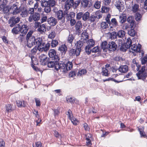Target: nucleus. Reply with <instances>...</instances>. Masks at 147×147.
Listing matches in <instances>:
<instances>
[{
	"instance_id": "obj_38",
	"label": "nucleus",
	"mask_w": 147,
	"mask_h": 147,
	"mask_svg": "<svg viewBox=\"0 0 147 147\" xmlns=\"http://www.w3.org/2000/svg\"><path fill=\"white\" fill-rule=\"evenodd\" d=\"M109 24L105 22H102L101 24V27L102 29L107 28L109 27Z\"/></svg>"
},
{
	"instance_id": "obj_50",
	"label": "nucleus",
	"mask_w": 147,
	"mask_h": 147,
	"mask_svg": "<svg viewBox=\"0 0 147 147\" xmlns=\"http://www.w3.org/2000/svg\"><path fill=\"white\" fill-rule=\"evenodd\" d=\"M138 130L140 132L141 137H143L144 138H146V136L145 132L143 131L142 129L141 130L140 129L138 128Z\"/></svg>"
},
{
	"instance_id": "obj_55",
	"label": "nucleus",
	"mask_w": 147,
	"mask_h": 147,
	"mask_svg": "<svg viewBox=\"0 0 147 147\" xmlns=\"http://www.w3.org/2000/svg\"><path fill=\"white\" fill-rule=\"evenodd\" d=\"M131 66L132 68L134 69H135L136 67H137L136 69L137 71L139 70V68L140 67V66L138 64H132L131 65Z\"/></svg>"
},
{
	"instance_id": "obj_44",
	"label": "nucleus",
	"mask_w": 147,
	"mask_h": 147,
	"mask_svg": "<svg viewBox=\"0 0 147 147\" xmlns=\"http://www.w3.org/2000/svg\"><path fill=\"white\" fill-rule=\"evenodd\" d=\"M72 123L75 125H76L79 123V121L75 118L72 117L70 119Z\"/></svg>"
},
{
	"instance_id": "obj_20",
	"label": "nucleus",
	"mask_w": 147,
	"mask_h": 147,
	"mask_svg": "<svg viewBox=\"0 0 147 147\" xmlns=\"http://www.w3.org/2000/svg\"><path fill=\"white\" fill-rule=\"evenodd\" d=\"M46 24L40 25V27L37 29L38 31L41 34H45L46 31Z\"/></svg>"
},
{
	"instance_id": "obj_17",
	"label": "nucleus",
	"mask_w": 147,
	"mask_h": 147,
	"mask_svg": "<svg viewBox=\"0 0 147 147\" xmlns=\"http://www.w3.org/2000/svg\"><path fill=\"white\" fill-rule=\"evenodd\" d=\"M72 6H74V1L73 0H67L65 2L64 9L67 11Z\"/></svg>"
},
{
	"instance_id": "obj_31",
	"label": "nucleus",
	"mask_w": 147,
	"mask_h": 147,
	"mask_svg": "<svg viewBox=\"0 0 147 147\" xmlns=\"http://www.w3.org/2000/svg\"><path fill=\"white\" fill-rule=\"evenodd\" d=\"M10 10V7L9 8V7L7 6H5L3 8V12L4 13H8L9 14L11 13Z\"/></svg>"
},
{
	"instance_id": "obj_16",
	"label": "nucleus",
	"mask_w": 147,
	"mask_h": 147,
	"mask_svg": "<svg viewBox=\"0 0 147 147\" xmlns=\"http://www.w3.org/2000/svg\"><path fill=\"white\" fill-rule=\"evenodd\" d=\"M35 45H36V46L37 47V49L39 51V48H42L43 47V45L44 43L42 42V39L40 38H38L36 39H35Z\"/></svg>"
},
{
	"instance_id": "obj_57",
	"label": "nucleus",
	"mask_w": 147,
	"mask_h": 147,
	"mask_svg": "<svg viewBox=\"0 0 147 147\" xmlns=\"http://www.w3.org/2000/svg\"><path fill=\"white\" fill-rule=\"evenodd\" d=\"M54 134L56 138H61L62 137V136L61 135H60L59 134V133L58 132L56 131H55L54 132Z\"/></svg>"
},
{
	"instance_id": "obj_43",
	"label": "nucleus",
	"mask_w": 147,
	"mask_h": 147,
	"mask_svg": "<svg viewBox=\"0 0 147 147\" xmlns=\"http://www.w3.org/2000/svg\"><path fill=\"white\" fill-rule=\"evenodd\" d=\"M58 44V41L56 40H52L51 43V46L52 47H56Z\"/></svg>"
},
{
	"instance_id": "obj_14",
	"label": "nucleus",
	"mask_w": 147,
	"mask_h": 147,
	"mask_svg": "<svg viewBox=\"0 0 147 147\" xmlns=\"http://www.w3.org/2000/svg\"><path fill=\"white\" fill-rule=\"evenodd\" d=\"M39 60L42 65H45L47 62L48 59L45 55L41 54L39 57Z\"/></svg>"
},
{
	"instance_id": "obj_19",
	"label": "nucleus",
	"mask_w": 147,
	"mask_h": 147,
	"mask_svg": "<svg viewBox=\"0 0 147 147\" xmlns=\"http://www.w3.org/2000/svg\"><path fill=\"white\" fill-rule=\"evenodd\" d=\"M47 22L50 26H52L55 25L57 22V19L53 17L48 18L47 20Z\"/></svg>"
},
{
	"instance_id": "obj_3",
	"label": "nucleus",
	"mask_w": 147,
	"mask_h": 147,
	"mask_svg": "<svg viewBox=\"0 0 147 147\" xmlns=\"http://www.w3.org/2000/svg\"><path fill=\"white\" fill-rule=\"evenodd\" d=\"M33 31H30L27 34L26 39L27 40V46L28 47L31 48L34 45H35V38L34 36L32 35Z\"/></svg>"
},
{
	"instance_id": "obj_40",
	"label": "nucleus",
	"mask_w": 147,
	"mask_h": 147,
	"mask_svg": "<svg viewBox=\"0 0 147 147\" xmlns=\"http://www.w3.org/2000/svg\"><path fill=\"white\" fill-rule=\"evenodd\" d=\"M82 6L84 7H87L88 4V1L87 0H82L81 2Z\"/></svg>"
},
{
	"instance_id": "obj_5",
	"label": "nucleus",
	"mask_w": 147,
	"mask_h": 147,
	"mask_svg": "<svg viewBox=\"0 0 147 147\" xmlns=\"http://www.w3.org/2000/svg\"><path fill=\"white\" fill-rule=\"evenodd\" d=\"M145 66H142L141 69L138 73L136 74L138 79H141L143 80H145L147 76V75L145 71Z\"/></svg>"
},
{
	"instance_id": "obj_27",
	"label": "nucleus",
	"mask_w": 147,
	"mask_h": 147,
	"mask_svg": "<svg viewBox=\"0 0 147 147\" xmlns=\"http://www.w3.org/2000/svg\"><path fill=\"white\" fill-rule=\"evenodd\" d=\"M90 13L87 11L84 13H83L82 19L84 21H88L89 18Z\"/></svg>"
},
{
	"instance_id": "obj_30",
	"label": "nucleus",
	"mask_w": 147,
	"mask_h": 147,
	"mask_svg": "<svg viewBox=\"0 0 147 147\" xmlns=\"http://www.w3.org/2000/svg\"><path fill=\"white\" fill-rule=\"evenodd\" d=\"M17 105L18 107H24L25 106V104L24 101H22L18 100L16 101Z\"/></svg>"
},
{
	"instance_id": "obj_12",
	"label": "nucleus",
	"mask_w": 147,
	"mask_h": 147,
	"mask_svg": "<svg viewBox=\"0 0 147 147\" xmlns=\"http://www.w3.org/2000/svg\"><path fill=\"white\" fill-rule=\"evenodd\" d=\"M40 14L37 12H35L32 15H30L28 18V20L30 22L38 21L40 18Z\"/></svg>"
},
{
	"instance_id": "obj_9",
	"label": "nucleus",
	"mask_w": 147,
	"mask_h": 147,
	"mask_svg": "<svg viewBox=\"0 0 147 147\" xmlns=\"http://www.w3.org/2000/svg\"><path fill=\"white\" fill-rule=\"evenodd\" d=\"M141 47V45L140 44H139L138 46H137L136 45L134 44L129 48V51L130 53H133L134 55H135V53L140 52Z\"/></svg>"
},
{
	"instance_id": "obj_6",
	"label": "nucleus",
	"mask_w": 147,
	"mask_h": 147,
	"mask_svg": "<svg viewBox=\"0 0 147 147\" xmlns=\"http://www.w3.org/2000/svg\"><path fill=\"white\" fill-rule=\"evenodd\" d=\"M60 69H63V71H66L69 70L72 67V64L71 62H68L66 63L63 62L60 63Z\"/></svg>"
},
{
	"instance_id": "obj_59",
	"label": "nucleus",
	"mask_w": 147,
	"mask_h": 147,
	"mask_svg": "<svg viewBox=\"0 0 147 147\" xmlns=\"http://www.w3.org/2000/svg\"><path fill=\"white\" fill-rule=\"evenodd\" d=\"M55 36V33L54 32H52L48 35V38L51 39L53 38Z\"/></svg>"
},
{
	"instance_id": "obj_33",
	"label": "nucleus",
	"mask_w": 147,
	"mask_h": 147,
	"mask_svg": "<svg viewBox=\"0 0 147 147\" xmlns=\"http://www.w3.org/2000/svg\"><path fill=\"white\" fill-rule=\"evenodd\" d=\"M28 15L27 10L26 9L24 8L22 10L20 15L22 17H25L27 16Z\"/></svg>"
},
{
	"instance_id": "obj_11",
	"label": "nucleus",
	"mask_w": 147,
	"mask_h": 147,
	"mask_svg": "<svg viewBox=\"0 0 147 147\" xmlns=\"http://www.w3.org/2000/svg\"><path fill=\"white\" fill-rule=\"evenodd\" d=\"M87 41L88 45L86 46L85 50L87 54H89L91 53L90 48L94 46L95 43L94 40L92 39L88 40Z\"/></svg>"
},
{
	"instance_id": "obj_37",
	"label": "nucleus",
	"mask_w": 147,
	"mask_h": 147,
	"mask_svg": "<svg viewBox=\"0 0 147 147\" xmlns=\"http://www.w3.org/2000/svg\"><path fill=\"white\" fill-rule=\"evenodd\" d=\"M6 111L7 112H10L13 110L10 104H8L6 106Z\"/></svg>"
},
{
	"instance_id": "obj_39",
	"label": "nucleus",
	"mask_w": 147,
	"mask_h": 147,
	"mask_svg": "<svg viewBox=\"0 0 147 147\" xmlns=\"http://www.w3.org/2000/svg\"><path fill=\"white\" fill-rule=\"evenodd\" d=\"M101 2L100 1H96L94 4V7L96 9H99L101 6Z\"/></svg>"
},
{
	"instance_id": "obj_32",
	"label": "nucleus",
	"mask_w": 147,
	"mask_h": 147,
	"mask_svg": "<svg viewBox=\"0 0 147 147\" xmlns=\"http://www.w3.org/2000/svg\"><path fill=\"white\" fill-rule=\"evenodd\" d=\"M125 34V32L123 30H120L116 34L118 36L119 38H122L124 36Z\"/></svg>"
},
{
	"instance_id": "obj_35",
	"label": "nucleus",
	"mask_w": 147,
	"mask_h": 147,
	"mask_svg": "<svg viewBox=\"0 0 147 147\" xmlns=\"http://www.w3.org/2000/svg\"><path fill=\"white\" fill-rule=\"evenodd\" d=\"M86 72V70L85 69H82L79 71L77 75L78 76H81L85 74Z\"/></svg>"
},
{
	"instance_id": "obj_36",
	"label": "nucleus",
	"mask_w": 147,
	"mask_h": 147,
	"mask_svg": "<svg viewBox=\"0 0 147 147\" xmlns=\"http://www.w3.org/2000/svg\"><path fill=\"white\" fill-rule=\"evenodd\" d=\"M82 27V24L81 22L80 21H78L76 23V28L77 30H79Z\"/></svg>"
},
{
	"instance_id": "obj_24",
	"label": "nucleus",
	"mask_w": 147,
	"mask_h": 147,
	"mask_svg": "<svg viewBox=\"0 0 147 147\" xmlns=\"http://www.w3.org/2000/svg\"><path fill=\"white\" fill-rule=\"evenodd\" d=\"M50 46V43L48 42L47 44H46L45 46H44V43L43 44V47H42V48H39V51L41 52H46L49 49Z\"/></svg>"
},
{
	"instance_id": "obj_54",
	"label": "nucleus",
	"mask_w": 147,
	"mask_h": 147,
	"mask_svg": "<svg viewBox=\"0 0 147 147\" xmlns=\"http://www.w3.org/2000/svg\"><path fill=\"white\" fill-rule=\"evenodd\" d=\"M96 17L94 15L91 16H89V18L88 21H89L91 22H94L96 19Z\"/></svg>"
},
{
	"instance_id": "obj_21",
	"label": "nucleus",
	"mask_w": 147,
	"mask_h": 147,
	"mask_svg": "<svg viewBox=\"0 0 147 147\" xmlns=\"http://www.w3.org/2000/svg\"><path fill=\"white\" fill-rule=\"evenodd\" d=\"M117 45L115 42L113 41L110 42L108 44V49L111 51H114L116 50Z\"/></svg>"
},
{
	"instance_id": "obj_41",
	"label": "nucleus",
	"mask_w": 147,
	"mask_h": 147,
	"mask_svg": "<svg viewBox=\"0 0 147 147\" xmlns=\"http://www.w3.org/2000/svg\"><path fill=\"white\" fill-rule=\"evenodd\" d=\"M142 15L139 13H137L135 15V19L136 21H139L141 20Z\"/></svg>"
},
{
	"instance_id": "obj_15",
	"label": "nucleus",
	"mask_w": 147,
	"mask_h": 147,
	"mask_svg": "<svg viewBox=\"0 0 147 147\" xmlns=\"http://www.w3.org/2000/svg\"><path fill=\"white\" fill-rule=\"evenodd\" d=\"M20 18L17 17L15 18L13 17L11 18L9 20V23L10 24V26L12 27L16 24L19 22L20 21Z\"/></svg>"
},
{
	"instance_id": "obj_53",
	"label": "nucleus",
	"mask_w": 147,
	"mask_h": 147,
	"mask_svg": "<svg viewBox=\"0 0 147 147\" xmlns=\"http://www.w3.org/2000/svg\"><path fill=\"white\" fill-rule=\"evenodd\" d=\"M41 5L42 6L45 7L49 6V2L47 1H45L44 2L42 1Z\"/></svg>"
},
{
	"instance_id": "obj_10",
	"label": "nucleus",
	"mask_w": 147,
	"mask_h": 147,
	"mask_svg": "<svg viewBox=\"0 0 147 147\" xmlns=\"http://www.w3.org/2000/svg\"><path fill=\"white\" fill-rule=\"evenodd\" d=\"M115 6L119 11H122L124 8V3L122 0H117Z\"/></svg>"
},
{
	"instance_id": "obj_47",
	"label": "nucleus",
	"mask_w": 147,
	"mask_h": 147,
	"mask_svg": "<svg viewBox=\"0 0 147 147\" xmlns=\"http://www.w3.org/2000/svg\"><path fill=\"white\" fill-rule=\"evenodd\" d=\"M101 9L102 13H108L110 10V9L109 7L105 6L102 7Z\"/></svg>"
},
{
	"instance_id": "obj_34",
	"label": "nucleus",
	"mask_w": 147,
	"mask_h": 147,
	"mask_svg": "<svg viewBox=\"0 0 147 147\" xmlns=\"http://www.w3.org/2000/svg\"><path fill=\"white\" fill-rule=\"evenodd\" d=\"M102 74L103 76H108L109 74L108 69L106 68H102Z\"/></svg>"
},
{
	"instance_id": "obj_46",
	"label": "nucleus",
	"mask_w": 147,
	"mask_h": 147,
	"mask_svg": "<svg viewBox=\"0 0 147 147\" xmlns=\"http://www.w3.org/2000/svg\"><path fill=\"white\" fill-rule=\"evenodd\" d=\"M28 14H30L31 15L34 14V8H30L27 10Z\"/></svg>"
},
{
	"instance_id": "obj_26",
	"label": "nucleus",
	"mask_w": 147,
	"mask_h": 147,
	"mask_svg": "<svg viewBox=\"0 0 147 147\" xmlns=\"http://www.w3.org/2000/svg\"><path fill=\"white\" fill-rule=\"evenodd\" d=\"M128 67L126 65H121L119 68V71L123 73H126L128 71Z\"/></svg>"
},
{
	"instance_id": "obj_49",
	"label": "nucleus",
	"mask_w": 147,
	"mask_h": 147,
	"mask_svg": "<svg viewBox=\"0 0 147 147\" xmlns=\"http://www.w3.org/2000/svg\"><path fill=\"white\" fill-rule=\"evenodd\" d=\"M129 47H127V46L125 44L122 45L120 48V50L123 51H125Z\"/></svg>"
},
{
	"instance_id": "obj_52",
	"label": "nucleus",
	"mask_w": 147,
	"mask_h": 147,
	"mask_svg": "<svg viewBox=\"0 0 147 147\" xmlns=\"http://www.w3.org/2000/svg\"><path fill=\"white\" fill-rule=\"evenodd\" d=\"M33 147H42V145L41 142H36L35 144H33Z\"/></svg>"
},
{
	"instance_id": "obj_64",
	"label": "nucleus",
	"mask_w": 147,
	"mask_h": 147,
	"mask_svg": "<svg viewBox=\"0 0 147 147\" xmlns=\"http://www.w3.org/2000/svg\"><path fill=\"white\" fill-rule=\"evenodd\" d=\"M55 1L54 0H51L49 2L50 6H53L55 4Z\"/></svg>"
},
{
	"instance_id": "obj_58",
	"label": "nucleus",
	"mask_w": 147,
	"mask_h": 147,
	"mask_svg": "<svg viewBox=\"0 0 147 147\" xmlns=\"http://www.w3.org/2000/svg\"><path fill=\"white\" fill-rule=\"evenodd\" d=\"M66 100L68 102L72 103L75 101V98L74 97H70V98H67Z\"/></svg>"
},
{
	"instance_id": "obj_18",
	"label": "nucleus",
	"mask_w": 147,
	"mask_h": 147,
	"mask_svg": "<svg viewBox=\"0 0 147 147\" xmlns=\"http://www.w3.org/2000/svg\"><path fill=\"white\" fill-rule=\"evenodd\" d=\"M80 52L79 49H71L69 52V55L70 56H76L77 57L80 55Z\"/></svg>"
},
{
	"instance_id": "obj_60",
	"label": "nucleus",
	"mask_w": 147,
	"mask_h": 147,
	"mask_svg": "<svg viewBox=\"0 0 147 147\" xmlns=\"http://www.w3.org/2000/svg\"><path fill=\"white\" fill-rule=\"evenodd\" d=\"M111 22L115 26H117L118 23L116 19L115 18L112 19L111 20Z\"/></svg>"
},
{
	"instance_id": "obj_63",
	"label": "nucleus",
	"mask_w": 147,
	"mask_h": 147,
	"mask_svg": "<svg viewBox=\"0 0 147 147\" xmlns=\"http://www.w3.org/2000/svg\"><path fill=\"white\" fill-rule=\"evenodd\" d=\"M147 61V56L143 57L141 60L142 63V64H145Z\"/></svg>"
},
{
	"instance_id": "obj_42",
	"label": "nucleus",
	"mask_w": 147,
	"mask_h": 147,
	"mask_svg": "<svg viewBox=\"0 0 147 147\" xmlns=\"http://www.w3.org/2000/svg\"><path fill=\"white\" fill-rule=\"evenodd\" d=\"M132 43L131 40L130 38H128L125 44L127 46V47L129 48L131 46V45Z\"/></svg>"
},
{
	"instance_id": "obj_23",
	"label": "nucleus",
	"mask_w": 147,
	"mask_h": 147,
	"mask_svg": "<svg viewBox=\"0 0 147 147\" xmlns=\"http://www.w3.org/2000/svg\"><path fill=\"white\" fill-rule=\"evenodd\" d=\"M75 38V36L71 34H69L67 37V42L71 46H72V43Z\"/></svg>"
},
{
	"instance_id": "obj_62",
	"label": "nucleus",
	"mask_w": 147,
	"mask_h": 147,
	"mask_svg": "<svg viewBox=\"0 0 147 147\" xmlns=\"http://www.w3.org/2000/svg\"><path fill=\"white\" fill-rule=\"evenodd\" d=\"M66 114L68 116L69 119L72 117V113L71 111L69 109L68 110Z\"/></svg>"
},
{
	"instance_id": "obj_61",
	"label": "nucleus",
	"mask_w": 147,
	"mask_h": 147,
	"mask_svg": "<svg viewBox=\"0 0 147 147\" xmlns=\"http://www.w3.org/2000/svg\"><path fill=\"white\" fill-rule=\"evenodd\" d=\"M5 143L2 139H0V147H5Z\"/></svg>"
},
{
	"instance_id": "obj_56",
	"label": "nucleus",
	"mask_w": 147,
	"mask_h": 147,
	"mask_svg": "<svg viewBox=\"0 0 147 147\" xmlns=\"http://www.w3.org/2000/svg\"><path fill=\"white\" fill-rule=\"evenodd\" d=\"M35 102L36 103V105L37 107H39L40 105V101L39 99L35 98Z\"/></svg>"
},
{
	"instance_id": "obj_4",
	"label": "nucleus",
	"mask_w": 147,
	"mask_h": 147,
	"mask_svg": "<svg viewBox=\"0 0 147 147\" xmlns=\"http://www.w3.org/2000/svg\"><path fill=\"white\" fill-rule=\"evenodd\" d=\"M18 3H16L10 7V12L13 15H16L21 11L20 7L18 5Z\"/></svg>"
},
{
	"instance_id": "obj_48",
	"label": "nucleus",
	"mask_w": 147,
	"mask_h": 147,
	"mask_svg": "<svg viewBox=\"0 0 147 147\" xmlns=\"http://www.w3.org/2000/svg\"><path fill=\"white\" fill-rule=\"evenodd\" d=\"M100 51L99 48L98 47H95L92 50L91 49V52L94 53H96Z\"/></svg>"
},
{
	"instance_id": "obj_2",
	"label": "nucleus",
	"mask_w": 147,
	"mask_h": 147,
	"mask_svg": "<svg viewBox=\"0 0 147 147\" xmlns=\"http://www.w3.org/2000/svg\"><path fill=\"white\" fill-rule=\"evenodd\" d=\"M88 37V33L85 32H83L81 35L80 40L78 41L76 44V49H79L80 51V52L83 43H86L87 42Z\"/></svg>"
},
{
	"instance_id": "obj_45",
	"label": "nucleus",
	"mask_w": 147,
	"mask_h": 147,
	"mask_svg": "<svg viewBox=\"0 0 147 147\" xmlns=\"http://www.w3.org/2000/svg\"><path fill=\"white\" fill-rule=\"evenodd\" d=\"M136 32L134 29H131L128 31V34L132 36H134L136 34Z\"/></svg>"
},
{
	"instance_id": "obj_22",
	"label": "nucleus",
	"mask_w": 147,
	"mask_h": 147,
	"mask_svg": "<svg viewBox=\"0 0 147 147\" xmlns=\"http://www.w3.org/2000/svg\"><path fill=\"white\" fill-rule=\"evenodd\" d=\"M58 50L61 53L65 54L67 51V47L65 45H62L59 47Z\"/></svg>"
},
{
	"instance_id": "obj_7",
	"label": "nucleus",
	"mask_w": 147,
	"mask_h": 147,
	"mask_svg": "<svg viewBox=\"0 0 147 147\" xmlns=\"http://www.w3.org/2000/svg\"><path fill=\"white\" fill-rule=\"evenodd\" d=\"M53 60L47 62L48 67L50 68L54 67L55 69L58 70L60 69V63L58 62L59 61Z\"/></svg>"
},
{
	"instance_id": "obj_29",
	"label": "nucleus",
	"mask_w": 147,
	"mask_h": 147,
	"mask_svg": "<svg viewBox=\"0 0 147 147\" xmlns=\"http://www.w3.org/2000/svg\"><path fill=\"white\" fill-rule=\"evenodd\" d=\"M107 42L106 41H104L102 42L101 44V46L102 49L104 51L105 49H108V45H107Z\"/></svg>"
},
{
	"instance_id": "obj_8",
	"label": "nucleus",
	"mask_w": 147,
	"mask_h": 147,
	"mask_svg": "<svg viewBox=\"0 0 147 147\" xmlns=\"http://www.w3.org/2000/svg\"><path fill=\"white\" fill-rule=\"evenodd\" d=\"M68 12L67 10H65L64 13H63V11L61 10H59L57 13V16L59 20H61L62 22L63 23L65 21V15L68 14Z\"/></svg>"
},
{
	"instance_id": "obj_13",
	"label": "nucleus",
	"mask_w": 147,
	"mask_h": 147,
	"mask_svg": "<svg viewBox=\"0 0 147 147\" xmlns=\"http://www.w3.org/2000/svg\"><path fill=\"white\" fill-rule=\"evenodd\" d=\"M50 57L53 58V60L59 61V58L58 55H56V52L53 49H51L49 51L48 53Z\"/></svg>"
},
{
	"instance_id": "obj_1",
	"label": "nucleus",
	"mask_w": 147,
	"mask_h": 147,
	"mask_svg": "<svg viewBox=\"0 0 147 147\" xmlns=\"http://www.w3.org/2000/svg\"><path fill=\"white\" fill-rule=\"evenodd\" d=\"M27 26L26 24H24L21 26L19 24L17 25L12 30V32L15 34L21 33V35H25L28 31Z\"/></svg>"
},
{
	"instance_id": "obj_51",
	"label": "nucleus",
	"mask_w": 147,
	"mask_h": 147,
	"mask_svg": "<svg viewBox=\"0 0 147 147\" xmlns=\"http://www.w3.org/2000/svg\"><path fill=\"white\" fill-rule=\"evenodd\" d=\"M83 12H80L76 14V18L78 20H80L81 18H82Z\"/></svg>"
},
{
	"instance_id": "obj_28",
	"label": "nucleus",
	"mask_w": 147,
	"mask_h": 147,
	"mask_svg": "<svg viewBox=\"0 0 147 147\" xmlns=\"http://www.w3.org/2000/svg\"><path fill=\"white\" fill-rule=\"evenodd\" d=\"M139 10V5L138 4H135L132 6L131 10L133 12H136Z\"/></svg>"
},
{
	"instance_id": "obj_25",
	"label": "nucleus",
	"mask_w": 147,
	"mask_h": 147,
	"mask_svg": "<svg viewBox=\"0 0 147 147\" xmlns=\"http://www.w3.org/2000/svg\"><path fill=\"white\" fill-rule=\"evenodd\" d=\"M127 16L125 14H121L119 17V22L121 24L125 23L126 20Z\"/></svg>"
}]
</instances>
